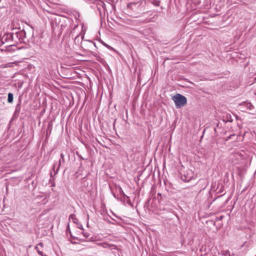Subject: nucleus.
Instances as JSON below:
<instances>
[{
	"mask_svg": "<svg viewBox=\"0 0 256 256\" xmlns=\"http://www.w3.org/2000/svg\"><path fill=\"white\" fill-rule=\"evenodd\" d=\"M91 4L90 7L94 9L96 8L100 13V16H102L105 15L106 10L104 2L101 0H90Z\"/></svg>",
	"mask_w": 256,
	"mask_h": 256,
	"instance_id": "nucleus-1",
	"label": "nucleus"
},
{
	"mask_svg": "<svg viewBox=\"0 0 256 256\" xmlns=\"http://www.w3.org/2000/svg\"><path fill=\"white\" fill-rule=\"evenodd\" d=\"M146 3V1L144 0L131 2L127 4V7L134 11L138 12L144 10Z\"/></svg>",
	"mask_w": 256,
	"mask_h": 256,
	"instance_id": "nucleus-2",
	"label": "nucleus"
},
{
	"mask_svg": "<svg viewBox=\"0 0 256 256\" xmlns=\"http://www.w3.org/2000/svg\"><path fill=\"white\" fill-rule=\"evenodd\" d=\"M172 99L174 101L176 108L184 106L187 102L186 98L180 94H176Z\"/></svg>",
	"mask_w": 256,
	"mask_h": 256,
	"instance_id": "nucleus-3",
	"label": "nucleus"
},
{
	"mask_svg": "<svg viewBox=\"0 0 256 256\" xmlns=\"http://www.w3.org/2000/svg\"><path fill=\"white\" fill-rule=\"evenodd\" d=\"M194 177V174L191 170H188L182 174L181 179L184 182H189Z\"/></svg>",
	"mask_w": 256,
	"mask_h": 256,
	"instance_id": "nucleus-4",
	"label": "nucleus"
},
{
	"mask_svg": "<svg viewBox=\"0 0 256 256\" xmlns=\"http://www.w3.org/2000/svg\"><path fill=\"white\" fill-rule=\"evenodd\" d=\"M14 38V32L6 33L4 34L1 38L0 41V46L4 44L5 42H8L12 41Z\"/></svg>",
	"mask_w": 256,
	"mask_h": 256,
	"instance_id": "nucleus-5",
	"label": "nucleus"
},
{
	"mask_svg": "<svg viewBox=\"0 0 256 256\" xmlns=\"http://www.w3.org/2000/svg\"><path fill=\"white\" fill-rule=\"evenodd\" d=\"M14 36L18 39V42H22L23 40L26 38V32L24 30H22L16 32Z\"/></svg>",
	"mask_w": 256,
	"mask_h": 256,
	"instance_id": "nucleus-6",
	"label": "nucleus"
},
{
	"mask_svg": "<svg viewBox=\"0 0 256 256\" xmlns=\"http://www.w3.org/2000/svg\"><path fill=\"white\" fill-rule=\"evenodd\" d=\"M240 105L244 106L250 110H252L254 108V106L250 102H243L242 103H241Z\"/></svg>",
	"mask_w": 256,
	"mask_h": 256,
	"instance_id": "nucleus-7",
	"label": "nucleus"
},
{
	"mask_svg": "<svg viewBox=\"0 0 256 256\" xmlns=\"http://www.w3.org/2000/svg\"><path fill=\"white\" fill-rule=\"evenodd\" d=\"M62 162H63V163L64 162V154L62 153L60 154V159L59 160L58 166V168L56 170V172H55V174H56L58 173V172L59 170L60 166Z\"/></svg>",
	"mask_w": 256,
	"mask_h": 256,
	"instance_id": "nucleus-8",
	"label": "nucleus"
},
{
	"mask_svg": "<svg viewBox=\"0 0 256 256\" xmlns=\"http://www.w3.org/2000/svg\"><path fill=\"white\" fill-rule=\"evenodd\" d=\"M82 234H83L84 236L86 238H88L87 242H94V237H90V238H88V237H89L90 234L88 232H83Z\"/></svg>",
	"mask_w": 256,
	"mask_h": 256,
	"instance_id": "nucleus-9",
	"label": "nucleus"
},
{
	"mask_svg": "<svg viewBox=\"0 0 256 256\" xmlns=\"http://www.w3.org/2000/svg\"><path fill=\"white\" fill-rule=\"evenodd\" d=\"M14 95L12 93L9 92L8 95V103H12L13 102Z\"/></svg>",
	"mask_w": 256,
	"mask_h": 256,
	"instance_id": "nucleus-10",
	"label": "nucleus"
},
{
	"mask_svg": "<svg viewBox=\"0 0 256 256\" xmlns=\"http://www.w3.org/2000/svg\"><path fill=\"white\" fill-rule=\"evenodd\" d=\"M226 122H232V116L230 114H226Z\"/></svg>",
	"mask_w": 256,
	"mask_h": 256,
	"instance_id": "nucleus-11",
	"label": "nucleus"
},
{
	"mask_svg": "<svg viewBox=\"0 0 256 256\" xmlns=\"http://www.w3.org/2000/svg\"><path fill=\"white\" fill-rule=\"evenodd\" d=\"M70 218H72L73 220V222L75 223L76 222V221L78 220V219L75 218V216L74 214H71L70 216Z\"/></svg>",
	"mask_w": 256,
	"mask_h": 256,
	"instance_id": "nucleus-12",
	"label": "nucleus"
},
{
	"mask_svg": "<svg viewBox=\"0 0 256 256\" xmlns=\"http://www.w3.org/2000/svg\"><path fill=\"white\" fill-rule=\"evenodd\" d=\"M12 46H14V44H9L8 46L6 47V50H4L5 51H8V52H10L11 51V47Z\"/></svg>",
	"mask_w": 256,
	"mask_h": 256,
	"instance_id": "nucleus-13",
	"label": "nucleus"
},
{
	"mask_svg": "<svg viewBox=\"0 0 256 256\" xmlns=\"http://www.w3.org/2000/svg\"><path fill=\"white\" fill-rule=\"evenodd\" d=\"M236 136V134H230V136H228L226 139V141H228V140H229L231 139L232 138V137L234 136Z\"/></svg>",
	"mask_w": 256,
	"mask_h": 256,
	"instance_id": "nucleus-14",
	"label": "nucleus"
},
{
	"mask_svg": "<svg viewBox=\"0 0 256 256\" xmlns=\"http://www.w3.org/2000/svg\"><path fill=\"white\" fill-rule=\"evenodd\" d=\"M35 248L37 252H38V254H40V255H42V251H40V250L38 249V246H36L35 247Z\"/></svg>",
	"mask_w": 256,
	"mask_h": 256,
	"instance_id": "nucleus-15",
	"label": "nucleus"
},
{
	"mask_svg": "<svg viewBox=\"0 0 256 256\" xmlns=\"http://www.w3.org/2000/svg\"><path fill=\"white\" fill-rule=\"evenodd\" d=\"M102 44L105 46H106V48H109L110 50H112V48L109 45L106 44V43H104V42H102Z\"/></svg>",
	"mask_w": 256,
	"mask_h": 256,
	"instance_id": "nucleus-16",
	"label": "nucleus"
},
{
	"mask_svg": "<svg viewBox=\"0 0 256 256\" xmlns=\"http://www.w3.org/2000/svg\"><path fill=\"white\" fill-rule=\"evenodd\" d=\"M15 33H14V34ZM14 39L12 40V41H14L16 42H18V39L16 38V37L14 35Z\"/></svg>",
	"mask_w": 256,
	"mask_h": 256,
	"instance_id": "nucleus-17",
	"label": "nucleus"
},
{
	"mask_svg": "<svg viewBox=\"0 0 256 256\" xmlns=\"http://www.w3.org/2000/svg\"><path fill=\"white\" fill-rule=\"evenodd\" d=\"M44 246V244L42 242H40L36 246H38H38H40L41 247H42Z\"/></svg>",
	"mask_w": 256,
	"mask_h": 256,
	"instance_id": "nucleus-18",
	"label": "nucleus"
},
{
	"mask_svg": "<svg viewBox=\"0 0 256 256\" xmlns=\"http://www.w3.org/2000/svg\"><path fill=\"white\" fill-rule=\"evenodd\" d=\"M78 228H80L81 230H83V228H82V224H78Z\"/></svg>",
	"mask_w": 256,
	"mask_h": 256,
	"instance_id": "nucleus-19",
	"label": "nucleus"
},
{
	"mask_svg": "<svg viewBox=\"0 0 256 256\" xmlns=\"http://www.w3.org/2000/svg\"><path fill=\"white\" fill-rule=\"evenodd\" d=\"M78 25H75V26H74V28H73V30H74L76 28H78Z\"/></svg>",
	"mask_w": 256,
	"mask_h": 256,
	"instance_id": "nucleus-20",
	"label": "nucleus"
},
{
	"mask_svg": "<svg viewBox=\"0 0 256 256\" xmlns=\"http://www.w3.org/2000/svg\"><path fill=\"white\" fill-rule=\"evenodd\" d=\"M64 26L63 24H61L60 25V30H62V28H63V27Z\"/></svg>",
	"mask_w": 256,
	"mask_h": 256,
	"instance_id": "nucleus-21",
	"label": "nucleus"
},
{
	"mask_svg": "<svg viewBox=\"0 0 256 256\" xmlns=\"http://www.w3.org/2000/svg\"><path fill=\"white\" fill-rule=\"evenodd\" d=\"M55 167H56V164H54V165L53 166V168H53V170H54Z\"/></svg>",
	"mask_w": 256,
	"mask_h": 256,
	"instance_id": "nucleus-22",
	"label": "nucleus"
},
{
	"mask_svg": "<svg viewBox=\"0 0 256 256\" xmlns=\"http://www.w3.org/2000/svg\"><path fill=\"white\" fill-rule=\"evenodd\" d=\"M42 256H47L46 254H44L43 252L42 253V255H41Z\"/></svg>",
	"mask_w": 256,
	"mask_h": 256,
	"instance_id": "nucleus-23",
	"label": "nucleus"
},
{
	"mask_svg": "<svg viewBox=\"0 0 256 256\" xmlns=\"http://www.w3.org/2000/svg\"><path fill=\"white\" fill-rule=\"evenodd\" d=\"M78 36H78H78L76 37V38H75V41L76 40V38H77Z\"/></svg>",
	"mask_w": 256,
	"mask_h": 256,
	"instance_id": "nucleus-24",
	"label": "nucleus"
},
{
	"mask_svg": "<svg viewBox=\"0 0 256 256\" xmlns=\"http://www.w3.org/2000/svg\"><path fill=\"white\" fill-rule=\"evenodd\" d=\"M214 130L215 132H216V127L214 128Z\"/></svg>",
	"mask_w": 256,
	"mask_h": 256,
	"instance_id": "nucleus-25",
	"label": "nucleus"
},
{
	"mask_svg": "<svg viewBox=\"0 0 256 256\" xmlns=\"http://www.w3.org/2000/svg\"><path fill=\"white\" fill-rule=\"evenodd\" d=\"M116 121V120H114V123H115Z\"/></svg>",
	"mask_w": 256,
	"mask_h": 256,
	"instance_id": "nucleus-26",
	"label": "nucleus"
},
{
	"mask_svg": "<svg viewBox=\"0 0 256 256\" xmlns=\"http://www.w3.org/2000/svg\"><path fill=\"white\" fill-rule=\"evenodd\" d=\"M216 127H218V124H217Z\"/></svg>",
	"mask_w": 256,
	"mask_h": 256,
	"instance_id": "nucleus-27",
	"label": "nucleus"
},
{
	"mask_svg": "<svg viewBox=\"0 0 256 256\" xmlns=\"http://www.w3.org/2000/svg\"><path fill=\"white\" fill-rule=\"evenodd\" d=\"M222 216H221L220 217V219H222Z\"/></svg>",
	"mask_w": 256,
	"mask_h": 256,
	"instance_id": "nucleus-28",
	"label": "nucleus"
},
{
	"mask_svg": "<svg viewBox=\"0 0 256 256\" xmlns=\"http://www.w3.org/2000/svg\"><path fill=\"white\" fill-rule=\"evenodd\" d=\"M108 222H109V223H110V220H108Z\"/></svg>",
	"mask_w": 256,
	"mask_h": 256,
	"instance_id": "nucleus-29",
	"label": "nucleus"
},
{
	"mask_svg": "<svg viewBox=\"0 0 256 256\" xmlns=\"http://www.w3.org/2000/svg\"><path fill=\"white\" fill-rule=\"evenodd\" d=\"M236 118L238 119V116H236Z\"/></svg>",
	"mask_w": 256,
	"mask_h": 256,
	"instance_id": "nucleus-30",
	"label": "nucleus"
},
{
	"mask_svg": "<svg viewBox=\"0 0 256 256\" xmlns=\"http://www.w3.org/2000/svg\"><path fill=\"white\" fill-rule=\"evenodd\" d=\"M94 46L96 47V44H94Z\"/></svg>",
	"mask_w": 256,
	"mask_h": 256,
	"instance_id": "nucleus-31",
	"label": "nucleus"
}]
</instances>
